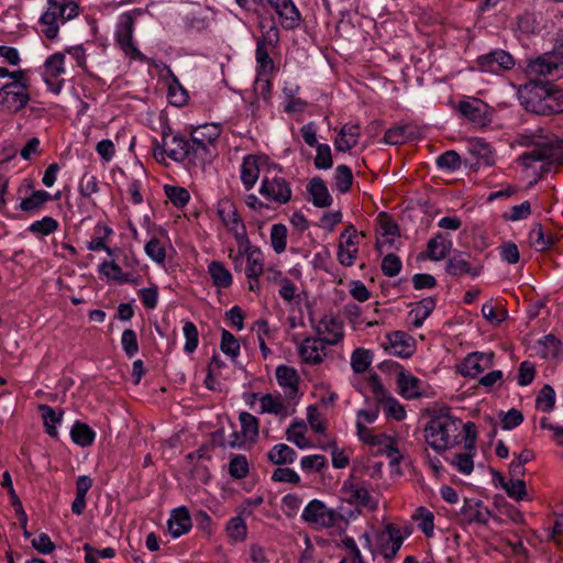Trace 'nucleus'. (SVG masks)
Masks as SVG:
<instances>
[{
    "label": "nucleus",
    "instance_id": "obj_57",
    "mask_svg": "<svg viewBox=\"0 0 563 563\" xmlns=\"http://www.w3.org/2000/svg\"><path fill=\"white\" fill-rule=\"evenodd\" d=\"M407 125H397L388 129L384 134V142L389 145H400L409 140Z\"/></svg>",
    "mask_w": 563,
    "mask_h": 563
},
{
    "label": "nucleus",
    "instance_id": "obj_54",
    "mask_svg": "<svg viewBox=\"0 0 563 563\" xmlns=\"http://www.w3.org/2000/svg\"><path fill=\"white\" fill-rule=\"evenodd\" d=\"M221 351L228 356L235 358L240 354V343L238 339L228 330L221 332Z\"/></svg>",
    "mask_w": 563,
    "mask_h": 563
},
{
    "label": "nucleus",
    "instance_id": "obj_39",
    "mask_svg": "<svg viewBox=\"0 0 563 563\" xmlns=\"http://www.w3.org/2000/svg\"><path fill=\"white\" fill-rule=\"evenodd\" d=\"M73 442L81 448L89 446L96 439V432L85 422L76 421L70 430Z\"/></svg>",
    "mask_w": 563,
    "mask_h": 563
},
{
    "label": "nucleus",
    "instance_id": "obj_44",
    "mask_svg": "<svg viewBox=\"0 0 563 563\" xmlns=\"http://www.w3.org/2000/svg\"><path fill=\"white\" fill-rule=\"evenodd\" d=\"M379 233L384 238L383 241L377 240L376 246L379 249L383 244H393L394 239L399 235L398 225L386 216L379 214Z\"/></svg>",
    "mask_w": 563,
    "mask_h": 563
},
{
    "label": "nucleus",
    "instance_id": "obj_14",
    "mask_svg": "<svg viewBox=\"0 0 563 563\" xmlns=\"http://www.w3.org/2000/svg\"><path fill=\"white\" fill-rule=\"evenodd\" d=\"M477 68L484 73L500 74L515 66L514 56L500 48L483 54L476 58Z\"/></svg>",
    "mask_w": 563,
    "mask_h": 563
},
{
    "label": "nucleus",
    "instance_id": "obj_41",
    "mask_svg": "<svg viewBox=\"0 0 563 563\" xmlns=\"http://www.w3.org/2000/svg\"><path fill=\"white\" fill-rule=\"evenodd\" d=\"M99 273L107 279L117 282H132V275L130 273H123L121 266L114 261H103L99 265Z\"/></svg>",
    "mask_w": 563,
    "mask_h": 563
},
{
    "label": "nucleus",
    "instance_id": "obj_10",
    "mask_svg": "<svg viewBox=\"0 0 563 563\" xmlns=\"http://www.w3.org/2000/svg\"><path fill=\"white\" fill-rule=\"evenodd\" d=\"M277 167L268 168L263 175L260 194L271 202L277 205H286L291 200L292 189L290 183L279 175L280 169L276 173Z\"/></svg>",
    "mask_w": 563,
    "mask_h": 563
},
{
    "label": "nucleus",
    "instance_id": "obj_12",
    "mask_svg": "<svg viewBox=\"0 0 563 563\" xmlns=\"http://www.w3.org/2000/svg\"><path fill=\"white\" fill-rule=\"evenodd\" d=\"M344 499L353 506L376 510L378 501L369 493V483L354 475H350L341 488Z\"/></svg>",
    "mask_w": 563,
    "mask_h": 563
},
{
    "label": "nucleus",
    "instance_id": "obj_35",
    "mask_svg": "<svg viewBox=\"0 0 563 563\" xmlns=\"http://www.w3.org/2000/svg\"><path fill=\"white\" fill-rule=\"evenodd\" d=\"M452 242L443 233H437L427 244V255L431 261H441L449 253Z\"/></svg>",
    "mask_w": 563,
    "mask_h": 563
},
{
    "label": "nucleus",
    "instance_id": "obj_32",
    "mask_svg": "<svg viewBox=\"0 0 563 563\" xmlns=\"http://www.w3.org/2000/svg\"><path fill=\"white\" fill-rule=\"evenodd\" d=\"M307 191L311 196L313 206L327 208L332 205V197L321 177H313L307 185Z\"/></svg>",
    "mask_w": 563,
    "mask_h": 563
},
{
    "label": "nucleus",
    "instance_id": "obj_49",
    "mask_svg": "<svg viewBox=\"0 0 563 563\" xmlns=\"http://www.w3.org/2000/svg\"><path fill=\"white\" fill-rule=\"evenodd\" d=\"M145 254L155 263L164 264L166 261V249L165 244L153 236L144 246Z\"/></svg>",
    "mask_w": 563,
    "mask_h": 563
},
{
    "label": "nucleus",
    "instance_id": "obj_24",
    "mask_svg": "<svg viewBox=\"0 0 563 563\" xmlns=\"http://www.w3.org/2000/svg\"><path fill=\"white\" fill-rule=\"evenodd\" d=\"M459 111L477 125H486L489 122L488 106L479 99L472 98L460 101Z\"/></svg>",
    "mask_w": 563,
    "mask_h": 563
},
{
    "label": "nucleus",
    "instance_id": "obj_53",
    "mask_svg": "<svg viewBox=\"0 0 563 563\" xmlns=\"http://www.w3.org/2000/svg\"><path fill=\"white\" fill-rule=\"evenodd\" d=\"M536 405L539 409L544 412H550L553 410L555 405V391L550 385H544L536 399Z\"/></svg>",
    "mask_w": 563,
    "mask_h": 563
},
{
    "label": "nucleus",
    "instance_id": "obj_7",
    "mask_svg": "<svg viewBox=\"0 0 563 563\" xmlns=\"http://www.w3.org/2000/svg\"><path fill=\"white\" fill-rule=\"evenodd\" d=\"M220 129L216 124L197 126L190 134L192 156L205 166L216 156L214 143L220 136Z\"/></svg>",
    "mask_w": 563,
    "mask_h": 563
},
{
    "label": "nucleus",
    "instance_id": "obj_5",
    "mask_svg": "<svg viewBox=\"0 0 563 563\" xmlns=\"http://www.w3.org/2000/svg\"><path fill=\"white\" fill-rule=\"evenodd\" d=\"M79 5L74 0H47V10L40 19L41 32L49 40H54L59 24L78 15Z\"/></svg>",
    "mask_w": 563,
    "mask_h": 563
},
{
    "label": "nucleus",
    "instance_id": "obj_58",
    "mask_svg": "<svg viewBox=\"0 0 563 563\" xmlns=\"http://www.w3.org/2000/svg\"><path fill=\"white\" fill-rule=\"evenodd\" d=\"M475 451H467L462 453H456L452 460V465L455 466V468L464 474L470 475L474 470V462H473V453Z\"/></svg>",
    "mask_w": 563,
    "mask_h": 563
},
{
    "label": "nucleus",
    "instance_id": "obj_4",
    "mask_svg": "<svg viewBox=\"0 0 563 563\" xmlns=\"http://www.w3.org/2000/svg\"><path fill=\"white\" fill-rule=\"evenodd\" d=\"M461 426V419L440 413L428 422L424 429L426 441L435 451H445L459 442Z\"/></svg>",
    "mask_w": 563,
    "mask_h": 563
},
{
    "label": "nucleus",
    "instance_id": "obj_28",
    "mask_svg": "<svg viewBox=\"0 0 563 563\" xmlns=\"http://www.w3.org/2000/svg\"><path fill=\"white\" fill-rule=\"evenodd\" d=\"M245 244V276L246 278L260 277L264 274V254L260 247L254 246L246 239Z\"/></svg>",
    "mask_w": 563,
    "mask_h": 563
},
{
    "label": "nucleus",
    "instance_id": "obj_16",
    "mask_svg": "<svg viewBox=\"0 0 563 563\" xmlns=\"http://www.w3.org/2000/svg\"><path fill=\"white\" fill-rule=\"evenodd\" d=\"M316 335L328 345H336L343 340V324L332 314H324L318 322L310 320Z\"/></svg>",
    "mask_w": 563,
    "mask_h": 563
},
{
    "label": "nucleus",
    "instance_id": "obj_2",
    "mask_svg": "<svg viewBox=\"0 0 563 563\" xmlns=\"http://www.w3.org/2000/svg\"><path fill=\"white\" fill-rule=\"evenodd\" d=\"M526 110L541 115L563 112V88L550 81L530 80L519 90Z\"/></svg>",
    "mask_w": 563,
    "mask_h": 563
},
{
    "label": "nucleus",
    "instance_id": "obj_6",
    "mask_svg": "<svg viewBox=\"0 0 563 563\" xmlns=\"http://www.w3.org/2000/svg\"><path fill=\"white\" fill-rule=\"evenodd\" d=\"M143 15L142 9H133L119 15L114 38L124 54L133 60L146 62V56L133 43L135 21Z\"/></svg>",
    "mask_w": 563,
    "mask_h": 563
},
{
    "label": "nucleus",
    "instance_id": "obj_34",
    "mask_svg": "<svg viewBox=\"0 0 563 563\" xmlns=\"http://www.w3.org/2000/svg\"><path fill=\"white\" fill-rule=\"evenodd\" d=\"M267 459L274 465H290L296 461L297 452L285 443H278L267 452Z\"/></svg>",
    "mask_w": 563,
    "mask_h": 563
},
{
    "label": "nucleus",
    "instance_id": "obj_11",
    "mask_svg": "<svg viewBox=\"0 0 563 563\" xmlns=\"http://www.w3.org/2000/svg\"><path fill=\"white\" fill-rule=\"evenodd\" d=\"M367 384L375 401L378 402L387 419L401 421L406 418L407 412L404 405L383 385L377 373L369 374Z\"/></svg>",
    "mask_w": 563,
    "mask_h": 563
},
{
    "label": "nucleus",
    "instance_id": "obj_25",
    "mask_svg": "<svg viewBox=\"0 0 563 563\" xmlns=\"http://www.w3.org/2000/svg\"><path fill=\"white\" fill-rule=\"evenodd\" d=\"M461 514L467 522H476L479 525H486L492 517V512L488 507L485 506L481 499L475 498H466L464 500Z\"/></svg>",
    "mask_w": 563,
    "mask_h": 563
},
{
    "label": "nucleus",
    "instance_id": "obj_62",
    "mask_svg": "<svg viewBox=\"0 0 563 563\" xmlns=\"http://www.w3.org/2000/svg\"><path fill=\"white\" fill-rule=\"evenodd\" d=\"M401 267L402 263L400 258L394 253H389L384 256L380 265L383 274L387 277L397 276L400 273Z\"/></svg>",
    "mask_w": 563,
    "mask_h": 563
},
{
    "label": "nucleus",
    "instance_id": "obj_61",
    "mask_svg": "<svg viewBox=\"0 0 563 563\" xmlns=\"http://www.w3.org/2000/svg\"><path fill=\"white\" fill-rule=\"evenodd\" d=\"M121 345L128 357H133L139 353L137 336L134 330L126 329L121 336Z\"/></svg>",
    "mask_w": 563,
    "mask_h": 563
},
{
    "label": "nucleus",
    "instance_id": "obj_45",
    "mask_svg": "<svg viewBox=\"0 0 563 563\" xmlns=\"http://www.w3.org/2000/svg\"><path fill=\"white\" fill-rule=\"evenodd\" d=\"M288 230L285 224L276 223L271 229V244L277 254H282L287 247Z\"/></svg>",
    "mask_w": 563,
    "mask_h": 563
},
{
    "label": "nucleus",
    "instance_id": "obj_46",
    "mask_svg": "<svg viewBox=\"0 0 563 563\" xmlns=\"http://www.w3.org/2000/svg\"><path fill=\"white\" fill-rule=\"evenodd\" d=\"M412 519L417 522V527L427 537H431L433 534L434 515L429 509L426 507H419L412 516Z\"/></svg>",
    "mask_w": 563,
    "mask_h": 563
},
{
    "label": "nucleus",
    "instance_id": "obj_15",
    "mask_svg": "<svg viewBox=\"0 0 563 563\" xmlns=\"http://www.w3.org/2000/svg\"><path fill=\"white\" fill-rule=\"evenodd\" d=\"M218 214L225 228L235 236L238 244L243 245L246 242V230L236 208L229 199L219 202Z\"/></svg>",
    "mask_w": 563,
    "mask_h": 563
},
{
    "label": "nucleus",
    "instance_id": "obj_30",
    "mask_svg": "<svg viewBox=\"0 0 563 563\" xmlns=\"http://www.w3.org/2000/svg\"><path fill=\"white\" fill-rule=\"evenodd\" d=\"M408 318L415 329L422 327L424 320L432 313L437 306L434 297H426L418 302L410 303Z\"/></svg>",
    "mask_w": 563,
    "mask_h": 563
},
{
    "label": "nucleus",
    "instance_id": "obj_36",
    "mask_svg": "<svg viewBox=\"0 0 563 563\" xmlns=\"http://www.w3.org/2000/svg\"><path fill=\"white\" fill-rule=\"evenodd\" d=\"M208 274L212 284L218 288H229L233 283V276L222 262L212 261L208 265Z\"/></svg>",
    "mask_w": 563,
    "mask_h": 563
},
{
    "label": "nucleus",
    "instance_id": "obj_19",
    "mask_svg": "<svg viewBox=\"0 0 563 563\" xmlns=\"http://www.w3.org/2000/svg\"><path fill=\"white\" fill-rule=\"evenodd\" d=\"M379 550L386 560H391L400 550L405 537L401 534L400 529L394 525L388 523L378 536Z\"/></svg>",
    "mask_w": 563,
    "mask_h": 563
},
{
    "label": "nucleus",
    "instance_id": "obj_8",
    "mask_svg": "<svg viewBox=\"0 0 563 563\" xmlns=\"http://www.w3.org/2000/svg\"><path fill=\"white\" fill-rule=\"evenodd\" d=\"M342 519L343 516L340 512L328 507L320 499L310 500L301 512V520L317 531L334 528Z\"/></svg>",
    "mask_w": 563,
    "mask_h": 563
},
{
    "label": "nucleus",
    "instance_id": "obj_48",
    "mask_svg": "<svg viewBox=\"0 0 563 563\" xmlns=\"http://www.w3.org/2000/svg\"><path fill=\"white\" fill-rule=\"evenodd\" d=\"M328 466V460L324 455H306L300 460V467L306 474L321 473Z\"/></svg>",
    "mask_w": 563,
    "mask_h": 563
},
{
    "label": "nucleus",
    "instance_id": "obj_20",
    "mask_svg": "<svg viewBox=\"0 0 563 563\" xmlns=\"http://www.w3.org/2000/svg\"><path fill=\"white\" fill-rule=\"evenodd\" d=\"M397 393L407 400L419 399L424 395V383L404 368L396 377Z\"/></svg>",
    "mask_w": 563,
    "mask_h": 563
},
{
    "label": "nucleus",
    "instance_id": "obj_33",
    "mask_svg": "<svg viewBox=\"0 0 563 563\" xmlns=\"http://www.w3.org/2000/svg\"><path fill=\"white\" fill-rule=\"evenodd\" d=\"M256 75L271 76L275 70V64L267 49V41L261 38L256 43L255 51Z\"/></svg>",
    "mask_w": 563,
    "mask_h": 563
},
{
    "label": "nucleus",
    "instance_id": "obj_43",
    "mask_svg": "<svg viewBox=\"0 0 563 563\" xmlns=\"http://www.w3.org/2000/svg\"><path fill=\"white\" fill-rule=\"evenodd\" d=\"M334 188L341 192L346 194L351 190L353 185L352 169L346 165H339L333 175Z\"/></svg>",
    "mask_w": 563,
    "mask_h": 563
},
{
    "label": "nucleus",
    "instance_id": "obj_42",
    "mask_svg": "<svg viewBox=\"0 0 563 563\" xmlns=\"http://www.w3.org/2000/svg\"><path fill=\"white\" fill-rule=\"evenodd\" d=\"M53 200L49 192L45 190H35L30 197L24 198L20 203V209L25 212L40 210L46 202Z\"/></svg>",
    "mask_w": 563,
    "mask_h": 563
},
{
    "label": "nucleus",
    "instance_id": "obj_22",
    "mask_svg": "<svg viewBox=\"0 0 563 563\" xmlns=\"http://www.w3.org/2000/svg\"><path fill=\"white\" fill-rule=\"evenodd\" d=\"M328 343L316 336H307L298 346V353L302 362L319 365L323 362Z\"/></svg>",
    "mask_w": 563,
    "mask_h": 563
},
{
    "label": "nucleus",
    "instance_id": "obj_23",
    "mask_svg": "<svg viewBox=\"0 0 563 563\" xmlns=\"http://www.w3.org/2000/svg\"><path fill=\"white\" fill-rule=\"evenodd\" d=\"M493 353H471L460 364V373L463 376L475 377L493 365Z\"/></svg>",
    "mask_w": 563,
    "mask_h": 563
},
{
    "label": "nucleus",
    "instance_id": "obj_17",
    "mask_svg": "<svg viewBox=\"0 0 563 563\" xmlns=\"http://www.w3.org/2000/svg\"><path fill=\"white\" fill-rule=\"evenodd\" d=\"M445 271L449 275L454 277H461L464 275L477 277L483 271V265L474 264L470 253L454 251L446 261Z\"/></svg>",
    "mask_w": 563,
    "mask_h": 563
},
{
    "label": "nucleus",
    "instance_id": "obj_64",
    "mask_svg": "<svg viewBox=\"0 0 563 563\" xmlns=\"http://www.w3.org/2000/svg\"><path fill=\"white\" fill-rule=\"evenodd\" d=\"M302 504V499L297 494H287L282 498V509L286 517H295Z\"/></svg>",
    "mask_w": 563,
    "mask_h": 563
},
{
    "label": "nucleus",
    "instance_id": "obj_40",
    "mask_svg": "<svg viewBox=\"0 0 563 563\" xmlns=\"http://www.w3.org/2000/svg\"><path fill=\"white\" fill-rule=\"evenodd\" d=\"M38 409L42 412L46 433L51 438L56 439L58 437V431H57L56 426L62 422L64 411L63 410L56 411L54 408H52L48 405H41L38 407Z\"/></svg>",
    "mask_w": 563,
    "mask_h": 563
},
{
    "label": "nucleus",
    "instance_id": "obj_26",
    "mask_svg": "<svg viewBox=\"0 0 563 563\" xmlns=\"http://www.w3.org/2000/svg\"><path fill=\"white\" fill-rule=\"evenodd\" d=\"M275 376L278 385L284 389L288 398L297 395L300 377L296 368L288 365H279L276 367Z\"/></svg>",
    "mask_w": 563,
    "mask_h": 563
},
{
    "label": "nucleus",
    "instance_id": "obj_63",
    "mask_svg": "<svg viewBox=\"0 0 563 563\" xmlns=\"http://www.w3.org/2000/svg\"><path fill=\"white\" fill-rule=\"evenodd\" d=\"M317 154L314 157V166L318 169H329L333 165L331 147L328 144L316 146Z\"/></svg>",
    "mask_w": 563,
    "mask_h": 563
},
{
    "label": "nucleus",
    "instance_id": "obj_60",
    "mask_svg": "<svg viewBox=\"0 0 563 563\" xmlns=\"http://www.w3.org/2000/svg\"><path fill=\"white\" fill-rule=\"evenodd\" d=\"M440 169L455 172L461 167V157L455 151H446L437 158Z\"/></svg>",
    "mask_w": 563,
    "mask_h": 563
},
{
    "label": "nucleus",
    "instance_id": "obj_52",
    "mask_svg": "<svg viewBox=\"0 0 563 563\" xmlns=\"http://www.w3.org/2000/svg\"><path fill=\"white\" fill-rule=\"evenodd\" d=\"M164 190L167 198L177 208H183L189 202L190 195L186 188L166 185Z\"/></svg>",
    "mask_w": 563,
    "mask_h": 563
},
{
    "label": "nucleus",
    "instance_id": "obj_47",
    "mask_svg": "<svg viewBox=\"0 0 563 563\" xmlns=\"http://www.w3.org/2000/svg\"><path fill=\"white\" fill-rule=\"evenodd\" d=\"M373 360L368 350L358 347L351 355V367L354 373L362 374L367 371Z\"/></svg>",
    "mask_w": 563,
    "mask_h": 563
},
{
    "label": "nucleus",
    "instance_id": "obj_55",
    "mask_svg": "<svg viewBox=\"0 0 563 563\" xmlns=\"http://www.w3.org/2000/svg\"><path fill=\"white\" fill-rule=\"evenodd\" d=\"M183 333L186 339L184 351L188 354L192 353L199 343V333L198 329L191 321L184 322Z\"/></svg>",
    "mask_w": 563,
    "mask_h": 563
},
{
    "label": "nucleus",
    "instance_id": "obj_50",
    "mask_svg": "<svg viewBox=\"0 0 563 563\" xmlns=\"http://www.w3.org/2000/svg\"><path fill=\"white\" fill-rule=\"evenodd\" d=\"M239 420L244 438L255 440L258 437V419L250 412H241Z\"/></svg>",
    "mask_w": 563,
    "mask_h": 563
},
{
    "label": "nucleus",
    "instance_id": "obj_3",
    "mask_svg": "<svg viewBox=\"0 0 563 563\" xmlns=\"http://www.w3.org/2000/svg\"><path fill=\"white\" fill-rule=\"evenodd\" d=\"M194 146H191L190 139H187L180 133L175 136L168 137L164 135L163 141H154L152 153L155 161L159 164L167 166L166 158L176 163L186 165L187 169L194 167H202L201 163L192 156Z\"/></svg>",
    "mask_w": 563,
    "mask_h": 563
},
{
    "label": "nucleus",
    "instance_id": "obj_1",
    "mask_svg": "<svg viewBox=\"0 0 563 563\" xmlns=\"http://www.w3.org/2000/svg\"><path fill=\"white\" fill-rule=\"evenodd\" d=\"M520 143L529 147L518 158L522 166L545 174L563 164V140L556 135H522Z\"/></svg>",
    "mask_w": 563,
    "mask_h": 563
},
{
    "label": "nucleus",
    "instance_id": "obj_31",
    "mask_svg": "<svg viewBox=\"0 0 563 563\" xmlns=\"http://www.w3.org/2000/svg\"><path fill=\"white\" fill-rule=\"evenodd\" d=\"M168 531L173 538H179L187 533L192 526L189 511L186 507H179L172 512L167 522Z\"/></svg>",
    "mask_w": 563,
    "mask_h": 563
},
{
    "label": "nucleus",
    "instance_id": "obj_13",
    "mask_svg": "<svg viewBox=\"0 0 563 563\" xmlns=\"http://www.w3.org/2000/svg\"><path fill=\"white\" fill-rule=\"evenodd\" d=\"M526 74L529 77L561 78L563 76V52L554 51L528 62Z\"/></svg>",
    "mask_w": 563,
    "mask_h": 563
},
{
    "label": "nucleus",
    "instance_id": "obj_21",
    "mask_svg": "<svg viewBox=\"0 0 563 563\" xmlns=\"http://www.w3.org/2000/svg\"><path fill=\"white\" fill-rule=\"evenodd\" d=\"M275 10L285 30L296 29L301 21V14L292 0H266Z\"/></svg>",
    "mask_w": 563,
    "mask_h": 563
},
{
    "label": "nucleus",
    "instance_id": "obj_27",
    "mask_svg": "<svg viewBox=\"0 0 563 563\" xmlns=\"http://www.w3.org/2000/svg\"><path fill=\"white\" fill-rule=\"evenodd\" d=\"M360 125L357 123L347 122L339 131L334 139V147L339 152H347L355 147L361 137Z\"/></svg>",
    "mask_w": 563,
    "mask_h": 563
},
{
    "label": "nucleus",
    "instance_id": "obj_9",
    "mask_svg": "<svg viewBox=\"0 0 563 563\" xmlns=\"http://www.w3.org/2000/svg\"><path fill=\"white\" fill-rule=\"evenodd\" d=\"M31 100L30 79H22L4 84L0 88V110L18 113L26 107Z\"/></svg>",
    "mask_w": 563,
    "mask_h": 563
},
{
    "label": "nucleus",
    "instance_id": "obj_37",
    "mask_svg": "<svg viewBox=\"0 0 563 563\" xmlns=\"http://www.w3.org/2000/svg\"><path fill=\"white\" fill-rule=\"evenodd\" d=\"M43 79L49 85V78H57L65 73V55L62 52L49 55L43 65Z\"/></svg>",
    "mask_w": 563,
    "mask_h": 563
},
{
    "label": "nucleus",
    "instance_id": "obj_59",
    "mask_svg": "<svg viewBox=\"0 0 563 563\" xmlns=\"http://www.w3.org/2000/svg\"><path fill=\"white\" fill-rule=\"evenodd\" d=\"M58 228V222L52 217H44L41 220L34 221L29 231L34 234L48 235L55 232Z\"/></svg>",
    "mask_w": 563,
    "mask_h": 563
},
{
    "label": "nucleus",
    "instance_id": "obj_51",
    "mask_svg": "<svg viewBox=\"0 0 563 563\" xmlns=\"http://www.w3.org/2000/svg\"><path fill=\"white\" fill-rule=\"evenodd\" d=\"M261 402V413H274L282 415L286 411V406L284 405L280 397H275L272 394H265L260 398Z\"/></svg>",
    "mask_w": 563,
    "mask_h": 563
},
{
    "label": "nucleus",
    "instance_id": "obj_29",
    "mask_svg": "<svg viewBox=\"0 0 563 563\" xmlns=\"http://www.w3.org/2000/svg\"><path fill=\"white\" fill-rule=\"evenodd\" d=\"M556 241V234L550 229H544L540 223L534 224L529 232V243L538 252L551 249Z\"/></svg>",
    "mask_w": 563,
    "mask_h": 563
},
{
    "label": "nucleus",
    "instance_id": "obj_56",
    "mask_svg": "<svg viewBox=\"0 0 563 563\" xmlns=\"http://www.w3.org/2000/svg\"><path fill=\"white\" fill-rule=\"evenodd\" d=\"M273 84L269 76L256 75L254 92L266 104L271 103Z\"/></svg>",
    "mask_w": 563,
    "mask_h": 563
},
{
    "label": "nucleus",
    "instance_id": "obj_18",
    "mask_svg": "<svg viewBox=\"0 0 563 563\" xmlns=\"http://www.w3.org/2000/svg\"><path fill=\"white\" fill-rule=\"evenodd\" d=\"M384 347L388 354L401 358L410 357L416 351V344L412 336L402 331H393L387 333Z\"/></svg>",
    "mask_w": 563,
    "mask_h": 563
},
{
    "label": "nucleus",
    "instance_id": "obj_38",
    "mask_svg": "<svg viewBox=\"0 0 563 563\" xmlns=\"http://www.w3.org/2000/svg\"><path fill=\"white\" fill-rule=\"evenodd\" d=\"M260 176V168L257 161L253 155H247L243 158L241 165V180L246 190L254 187Z\"/></svg>",
    "mask_w": 563,
    "mask_h": 563
}]
</instances>
